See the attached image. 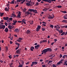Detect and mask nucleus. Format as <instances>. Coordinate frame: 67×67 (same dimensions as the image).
I'll return each mask as SVG.
<instances>
[{
	"mask_svg": "<svg viewBox=\"0 0 67 67\" xmlns=\"http://www.w3.org/2000/svg\"><path fill=\"white\" fill-rule=\"evenodd\" d=\"M63 31V30H61L60 31V32H59V34H61V33H62Z\"/></svg>",
	"mask_w": 67,
	"mask_h": 67,
	"instance_id": "27",
	"label": "nucleus"
},
{
	"mask_svg": "<svg viewBox=\"0 0 67 67\" xmlns=\"http://www.w3.org/2000/svg\"><path fill=\"white\" fill-rule=\"evenodd\" d=\"M42 1H43V0H38L37 1H38V2H40V1H42Z\"/></svg>",
	"mask_w": 67,
	"mask_h": 67,
	"instance_id": "52",
	"label": "nucleus"
},
{
	"mask_svg": "<svg viewBox=\"0 0 67 67\" xmlns=\"http://www.w3.org/2000/svg\"><path fill=\"white\" fill-rule=\"evenodd\" d=\"M42 31H45V29L44 28H42Z\"/></svg>",
	"mask_w": 67,
	"mask_h": 67,
	"instance_id": "43",
	"label": "nucleus"
},
{
	"mask_svg": "<svg viewBox=\"0 0 67 67\" xmlns=\"http://www.w3.org/2000/svg\"><path fill=\"white\" fill-rule=\"evenodd\" d=\"M4 31L5 32H8V31H9L8 28H6L5 29Z\"/></svg>",
	"mask_w": 67,
	"mask_h": 67,
	"instance_id": "17",
	"label": "nucleus"
},
{
	"mask_svg": "<svg viewBox=\"0 0 67 67\" xmlns=\"http://www.w3.org/2000/svg\"><path fill=\"white\" fill-rule=\"evenodd\" d=\"M63 57V55H62L61 54H60V58H61V57Z\"/></svg>",
	"mask_w": 67,
	"mask_h": 67,
	"instance_id": "51",
	"label": "nucleus"
},
{
	"mask_svg": "<svg viewBox=\"0 0 67 67\" xmlns=\"http://www.w3.org/2000/svg\"><path fill=\"white\" fill-rule=\"evenodd\" d=\"M15 1L14 0H13V1L11 2H10V4H14V2Z\"/></svg>",
	"mask_w": 67,
	"mask_h": 67,
	"instance_id": "18",
	"label": "nucleus"
},
{
	"mask_svg": "<svg viewBox=\"0 0 67 67\" xmlns=\"http://www.w3.org/2000/svg\"><path fill=\"white\" fill-rule=\"evenodd\" d=\"M39 3L38 2H37L36 3V5H38V4H38Z\"/></svg>",
	"mask_w": 67,
	"mask_h": 67,
	"instance_id": "53",
	"label": "nucleus"
},
{
	"mask_svg": "<svg viewBox=\"0 0 67 67\" xmlns=\"http://www.w3.org/2000/svg\"><path fill=\"white\" fill-rule=\"evenodd\" d=\"M13 64V63H11L9 64V66H12V65Z\"/></svg>",
	"mask_w": 67,
	"mask_h": 67,
	"instance_id": "37",
	"label": "nucleus"
},
{
	"mask_svg": "<svg viewBox=\"0 0 67 67\" xmlns=\"http://www.w3.org/2000/svg\"><path fill=\"white\" fill-rule=\"evenodd\" d=\"M61 12L62 13H67V12L66 11H61Z\"/></svg>",
	"mask_w": 67,
	"mask_h": 67,
	"instance_id": "26",
	"label": "nucleus"
},
{
	"mask_svg": "<svg viewBox=\"0 0 67 67\" xmlns=\"http://www.w3.org/2000/svg\"><path fill=\"white\" fill-rule=\"evenodd\" d=\"M18 39H19L17 40V41H18V42H21V40H23V39L21 37H19Z\"/></svg>",
	"mask_w": 67,
	"mask_h": 67,
	"instance_id": "8",
	"label": "nucleus"
},
{
	"mask_svg": "<svg viewBox=\"0 0 67 67\" xmlns=\"http://www.w3.org/2000/svg\"><path fill=\"white\" fill-rule=\"evenodd\" d=\"M66 56H67V55H64L63 57L62 58H65Z\"/></svg>",
	"mask_w": 67,
	"mask_h": 67,
	"instance_id": "44",
	"label": "nucleus"
},
{
	"mask_svg": "<svg viewBox=\"0 0 67 67\" xmlns=\"http://www.w3.org/2000/svg\"><path fill=\"white\" fill-rule=\"evenodd\" d=\"M15 44L16 45H17L18 46V45H19V46H20V43H15Z\"/></svg>",
	"mask_w": 67,
	"mask_h": 67,
	"instance_id": "41",
	"label": "nucleus"
},
{
	"mask_svg": "<svg viewBox=\"0 0 67 67\" xmlns=\"http://www.w3.org/2000/svg\"><path fill=\"white\" fill-rule=\"evenodd\" d=\"M48 19H49V20H51V19H53L52 16L49 15V16L48 17Z\"/></svg>",
	"mask_w": 67,
	"mask_h": 67,
	"instance_id": "11",
	"label": "nucleus"
},
{
	"mask_svg": "<svg viewBox=\"0 0 67 67\" xmlns=\"http://www.w3.org/2000/svg\"><path fill=\"white\" fill-rule=\"evenodd\" d=\"M6 48V51L7 52L8 51V47L6 46L5 47Z\"/></svg>",
	"mask_w": 67,
	"mask_h": 67,
	"instance_id": "36",
	"label": "nucleus"
},
{
	"mask_svg": "<svg viewBox=\"0 0 67 67\" xmlns=\"http://www.w3.org/2000/svg\"><path fill=\"white\" fill-rule=\"evenodd\" d=\"M42 25L44 26H46V25L45 24H42Z\"/></svg>",
	"mask_w": 67,
	"mask_h": 67,
	"instance_id": "59",
	"label": "nucleus"
},
{
	"mask_svg": "<svg viewBox=\"0 0 67 67\" xmlns=\"http://www.w3.org/2000/svg\"><path fill=\"white\" fill-rule=\"evenodd\" d=\"M12 16H13L14 17H15V16H16V15H15V14L13 13L12 14Z\"/></svg>",
	"mask_w": 67,
	"mask_h": 67,
	"instance_id": "32",
	"label": "nucleus"
},
{
	"mask_svg": "<svg viewBox=\"0 0 67 67\" xmlns=\"http://www.w3.org/2000/svg\"><path fill=\"white\" fill-rule=\"evenodd\" d=\"M45 2H47L49 3H51L52 1H54L55 2L57 0H42Z\"/></svg>",
	"mask_w": 67,
	"mask_h": 67,
	"instance_id": "3",
	"label": "nucleus"
},
{
	"mask_svg": "<svg viewBox=\"0 0 67 67\" xmlns=\"http://www.w3.org/2000/svg\"><path fill=\"white\" fill-rule=\"evenodd\" d=\"M67 62V61L66 60L64 62V64H66Z\"/></svg>",
	"mask_w": 67,
	"mask_h": 67,
	"instance_id": "62",
	"label": "nucleus"
},
{
	"mask_svg": "<svg viewBox=\"0 0 67 67\" xmlns=\"http://www.w3.org/2000/svg\"><path fill=\"white\" fill-rule=\"evenodd\" d=\"M16 22H17V21H16V20H15L14 21V23L16 24Z\"/></svg>",
	"mask_w": 67,
	"mask_h": 67,
	"instance_id": "60",
	"label": "nucleus"
},
{
	"mask_svg": "<svg viewBox=\"0 0 67 67\" xmlns=\"http://www.w3.org/2000/svg\"><path fill=\"white\" fill-rule=\"evenodd\" d=\"M40 43H44V41L43 40H41L40 42Z\"/></svg>",
	"mask_w": 67,
	"mask_h": 67,
	"instance_id": "42",
	"label": "nucleus"
},
{
	"mask_svg": "<svg viewBox=\"0 0 67 67\" xmlns=\"http://www.w3.org/2000/svg\"><path fill=\"white\" fill-rule=\"evenodd\" d=\"M26 21V20L25 19H23L22 20V22L23 23H24V24H25L26 23H25V21Z\"/></svg>",
	"mask_w": 67,
	"mask_h": 67,
	"instance_id": "14",
	"label": "nucleus"
},
{
	"mask_svg": "<svg viewBox=\"0 0 67 67\" xmlns=\"http://www.w3.org/2000/svg\"><path fill=\"white\" fill-rule=\"evenodd\" d=\"M21 16V12H19L18 13V15L17 17L18 18H20Z\"/></svg>",
	"mask_w": 67,
	"mask_h": 67,
	"instance_id": "9",
	"label": "nucleus"
},
{
	"mask_svg": "<svg viewBox=\"0 0 67 67\" xmlns=\"http://www.w3.org/2000/svg\"><path fill=\"white\" fill-rule=\"evenodd\" d=\"M16 1L17 2H21V1H20V0H17Z\"/></svg>",
	"mask_w": 67,
	"mask_h": 67,
	"instance_id": "54",
	"label": "nucleus"
},
{
	"mask_svg": "<svg viewBox=\"0 0 67 67\" xmlns=\"http://www.w3.org/2000/svg\"><path fill=\"white\" fill-rule=\"evenodd\" d=\"M43 40L44 43H45V42H47V40Z\"/></svg>",
	"mask_w": 67,
	"mask_h": 67,
	"instance_id": "50",
	"label": "nucleus"
},
{
	"mask_svg": "<svg viewBox=\"0 0 67 67\" xmlns=\"http://www.w3.org/2000/svg\"><path fill=\"white\" fill-rule=\"evenodd\" d=\"M40 44H38L37 46H35V48L36 49V48H38V47H40Z\"/></svg>",
	"mask_w": 67,
	"mask_h": 67,
	"instance_id": "15",
	"label": "nucleus"
},
{
	"mask_svg": "<svg viewBox=\"0 0 67 67\" xmlns=\"http://www.w3.org/2000/svg\"><path fill=\"white\" fill-rule=\"evenodd\" d=\"M62 22H64L65 23H67V21L66 20H64L62 21Z\"/></svg>",
	"mask_w": 67,
	"mask_h": 67,
	"instance_id": "21",
	"label": "nucleus"
},
{
	"mask_svg": "<svg viewBox=\"0 0 67 67\" xmlns=\"http://www.w3.org/2000/svg\"><path fill=\"white\" fill-rule=\"evenodd\" d=\"M23 67V65L21 64L20 65H19L18 67Z\"/></svg>",
	"mask_w": 67,
	"mask_h": 67,
	"instance_id": "46",
	"label": "nucleus"
},
{
	"mask_svg": "<svg viewBox=\"0 0 67 67\" xmlns=\"http://www.w3.org/2000/svg\"><path fill=\"white\" fill-rule=\"evenodd\" d=\"M52 66L53 67H57V66H56L54 64H53L52 65Z\"/></svg>",
	"mask_w": 67,
	"mask_h": 67,
	"instance_id": "45",
	"label": "nucleus"
},
{
	"mask_svg": "<svg viewBox=\"0 0 67 67\" xmlns=\"http://www.w3.org/2000/svg\"><path fill=\"white\" fill-rule=\"evenodd\" d=\"M37 64V62H33L32 63V64L31 65V67H32L33 65H36Z\"/></svg>",
	"mask_w": 67,
	"mask_h": 67,
	"instance_id": "7",
	"label": "nucleus"
},
{
	"mask_svg": "<svg viewBox=\"0 0 67 67\" xmlns=\"http://www.w3.org/2000/svg\"><path fill=\"white\" fill-rule=\"evenodd\" d=\"M5 24L6 26H8V24L7 23V22L5 23Z\"/></svg>",
	"mask_w": 67,
	"mask_h": 67,
	"instance_id": "48",
	"label": "nucleus"
},
{
	"mask_svg": "<svg viewBox=\"0 0 67 67\" xmlns=\"http://www.w3.org/2000/svg\"><path fill=\"white\" fill-rule=\"evenodd\" d=\"M31 33V31L30 30H28L27 31V34H29Z\"/></svg>",
	"mask_w": 67,
	"mask_h": 67,
	"instance_id": "16",
	"label": "nucleus"
},
{
	"mask_svg": "<svg viewBox=\"0 0 67 67\" xmlns=\"http://www.w3.org/2000/svg\"><path fill=\"white\" fill-rule=\"evenodd\" d=\"M12 19H13V18H9V20L10 21V20L11 21H12Z\"/></svg>",
	"mask_w": 67,
	"mask_h": 67,
	"instance_id": "47",
	"label": "nucleus"
},
{
	"mask_svg": "<svg viewBox=\"0 0 67 67\" xmlns=\"http://www.w3.org/2000/svg\"><path fill=\"white\" fill-rule=\"evenodd\" d=\"M42 67H45L46 66V65H42Z\"/></svg>",
	"mask_w": 67,
	"mask_h": 67,
	"instance_id": "56",
	"label": "nucleus"
},
{
	"mask_svg": "<svg viewBox=\"0 0 67 67\" xmlns=\"http://www.w3.org/2000/svg\"><path fill=\"white\" fill-rule=\"evenodd\" d=\"M65 34V32H63L62 33V34L60 35L61 36H63V35H64V34Z\"/></svg>",
	"mask_w": 67,
	"mask_h": 67,
	"instance_id": "30",
	"label": "nucleus"
},
{
	"mask_svg": "<svg viewBox=\"0 0 67 67\" xmlns=\"http://www.w3.org/2000/svg\"><path fill=\"white\" fill-rule=\"evenodd\" d=\"M41 26L40 25H38L37 26V27L39 29H41Z\"/></svg>",
	"mask_w": 67,
	"mask_h": 67,
	"instance_id": "31",
	"label": "nucleus"
},
{
	"mask_svg": "<svg viewBox=\"0 0 67 67\" xmlns=\"http://www.w3.org/2000/svg\"><path fill=\"white\" fill-rule=\"evenodd\" d=\"M57 8H61L62 7V6L59 5L57 6Z\"/></svg>",
	"mask_w": 67,
	"mask_h": 67,
	"instance_id": "34",
	"label": "nucleus"
},
{
	"mask_svg": "<svg viewBox=\"0 0 67 67\" xmlns=\"http://www.w3.org/2000/svg\"><path fill=\"white\" fill-rule=\"evenodd\" d=\"M53 55V54L51 55H50L49 56V57H52Z\"/></svg>",
	"mask_w": 67,
	"mask_h": 67,
	"instance_id": "61",
	"label": "nucleus"
},
{
	"mask_svg": "<svg viewBox=\"0 0 67 67\" xmlns=\"http://www.w3.org/2000/svg\"><path fill=\"white\" fill-rule=\"evenodd\" d=\"M16 24H15L14 22L13 23H12V24L13 25H15Z\"/></svg>",
	"mask_w": 67,
	"mask_h": 67,
	"instance_id": "58",
	"label": "nucleus"
},
{
	"mask_svg": "<svg viewBox=\"0 0 67 67\" xmlns=\"http://www.w3.org/2000/svg\"><path fill=\"white\" fill-rule=\"evenodd\" d=\"M29 11H30L31 12H34L36 14L37 13V10L34 9H29Z\"/></svg>",
	"mask_w": 67,
	"mask_h": 67,
	"instance_id": "2",
	"label": "nucleus"
},
{
	"mask_svg": "<svg viewBox=\"0 0 67 67\" xmlns=\"http://www.w3.org/2000/svg\"><path fill=\"white\" fill-rule=\"evenodd\" d=\"M8 57L10 59H11V58H12V55H11L9 56Z\"/></svg>",
	"mask_w": 67,
	"mask_h": 67,
	"instance_id": "38",
	"label": "nucleus"
},
{
	"mask_svg": "<svg viewBox=\"0 0 67 67\" xmlns=\"http://www.w3.org/2000/svg\"><path fill=\"white\" fill-rule=\"evenodd\" d=\"M63 18L65 19H67V18H66V16H64L63 17Z\"/></svg>",
	"mask_w": 67,
	"mask_h": 67,
	"instance_id": "49",
	"label": "nucleus"
},
{
	"mask_svg": "<svg viewBox=\"0 0 67 67\" xmlns=\"http://www.w3.org/2000/svg\"><path fill=\"white\" fill-rule=\"evenodd\" d=\"M0 16H3V15L4 14V13H0Z\"/></svg>",
	"mask_w": 67,
	"mask_h": 67,
	"instance_id": "24",
	"label": "nucleus"
},
{
	"mask_svg": "<svg viewBox=\"0 0 67 67\" xmlns=\"http://www.w3.org/2000/svg\"><path fill=\"white\" fill-rule=\"evenodd\" d=\"M7 22L8 23H10V20H9L8 19L7 21Z\"/></svg>",
	"mask_w": 67,
	"mask_h": 67,
	"instance_id": "40",
	"label": "nucleus"
},
{
	"mask_svg": "<svg viewBox=\"0 0 67 67\" xmlns=\"http://www.w3.org/2000/svg\"><path fill=\"white\" fill-rule=\"evenodd\" d=\"M50 26L51 28H53L54 27V25H52L51 24L50 25Z\"/></svg>",
	"mask_w": 67,
	"mask_h": 67,
	"instance_id": "33",
	"label": "nucleus"
},
{
	"mask_svg": "<svg viewBox=\"0 0 67 67\" xmlns=\"http://www.w3.org/2000/svg\"><path fill=\"white\" fill-rule=\"evenodd\" d=\"M8 19H9V17H3V19L4 20H8Z\"/></svg>",
	"mask_w": 67,
	"mask_h": 67,
	"instance_id": "10",
	"label": "nucleus"
},
{
	"mask_svg": "<svg viewBox=\"0 0 67 67\" xmlns=\"http://www.w3.org/2000/svg\"><path fill=\"white\" fill-rule=\"evenodd\" d=\"M47 8H45L44 9H43V11H47Z\"/></svg>",
	"mask_w": 67,
	"mask_h": 67,
	"instance_id": "22",
	"label": "nucleus"
},
{
	"mask_svg": "<svg viewBox=\"0 0 67 67\" xmlns=\"http://www.w3.org/2000/svg\"><path fill=\"white\" fill-rule=\"evenodd\" d=\"M19 30L18 29H16L14 30V32H19Z\"/></svg>",
	"mask_w": 67,
	"mask_h": 67,
	"instance_id": "13",
	"label": "nucleus"
},
{
	"mask_svg": "<svg viewBox=\"0 0 67 67\" xmlns=\"http://www.w3.org/2000/svg\"><path fill=\"white\" fill-rule=\"evenodd\" d=\"M25 13V14H27V15H29V14H30V15H32V14H33L32 13H31V12H29V10L27 11Z\"/></svg>",
	"mask_w": 67,
	"mask_h": 67,
	"instance_id": "5",
	"label": "nucleus"
},
{
	"mask_svg": "<svg viewBox=\"0 0 67 67\" xmlns=\"http://www.w3.org/2000/svg\"><path fill=\"white\" fill-rule=\"evenodd\" d=\"M30 50L31 51H33V49H34V47L33 46H31V48L30 49Z\"/></svg>",
	"mask_w": 67,
	"mask_h": 67,
	"instance_id": "12",
	"label": "nucleus"
},
{
	"mask_svg": "<svg viewBox=\"0 0 67 67\" xmlns=\"http://www.w3.org/2000/svg\"><path fill=\"white\" fill-rule=\"evenodd\" d=\"M36 31H37V32H38V31H40V30L38 28H36Z\"/></svg>",
	"mask_w": 67,
	"mask_h": 67,
	"instance_id": "28",
	"label": "nucleus"
},
{
	"mask_svg": "<svg viewBox=\"0 0 67 67\" xmlns=\"http://www.w3.org/2000/svg\"><path fill=\"white\" fill-rule=\"evenodd\" d=\"M25 1V0H23V2H22L20 3V4H23V3H24V2Z\"/></svg>",
	"mask_w": 67,
	"mask_h": 67,
	"instance_id": "25",
	"label": "nucleus"
},
{
	"mask_svg": "<svg viewBox=\"0 0 67 67\" xmlns=\"http://www.w3.org/2000/svg\"><path fill=\"white\" fill-rule=\"evenodd\" d=\"M26 5H28V6H29V5H31V4L29 3H26Z\"/></svg>",
	"mask_w": 67,
	"mask_h": 67,
	"instance_id": "23",
	"label": "nucleus"
},
{
	"mask_svg": "<svg viewBox=\"0 0 67 67\" xmlns=\"http://www.w3.org/2000/svg\"><path fill=\"white\" fill-rule=\"evenodd\" d=\"M8 27L9 29L10 30H12V26H11V25H9Z\"/></svg>",
	"mask_w": 67,
	"mask_h": 67,
	"instance_id": "19",
	"label": "nucleus"
},
{
	"mask_svg": "<svg viewBox=\"0 0 67 67\" xmlns=\"http://www.w3.org/2000/svg\"><path fill=\"white\" fill-rule=\"evenodd\" d=\"M63 63V62H58V63H57V65H60V64H61V63Z\"/></svg>",
	"mask_w": 67,
	"mask_h": 67,
	"instance_id": "29",
	"label": "nucleus"
},
{
	"mask_svg": "<svg viewBox=\"0 0 67 67\" xmlns=\"http://www.w3.org/2000/svg\"><path fill=\"white\" fill-rule=\"evenodd\" d=\"M57 26L58 27V29H60V27L59 26V25H57Z\"/></svg>",
	"mask_w": 67,
	"mask_h": 67,
	"instance_id": "57",
	"label": "nucleus"
},
{
	"mask_svg": "<svg viewBox=\"0 0 67 67\" xmlns=\"http://www.w3.org/2000/svg\"><path fill=\"white\" fill-rule=\"evenodd\" d=\"M9 5H10V4H7L6 5V6H7V7H8Z\"/></svg>",
	"mask_w": 67,
	"mask_h": 67,
	"instance_id": "64",
	"label": "nucleus"
},
{
	"mask_svg": "<svg viewBox=\"0 0 67 67\" xmlns=\"http://www.w3.org/2000/svg\"><path fill=\"white\" fill-rule=\"evenodd\" d=\"M34 21H33V20L31 21V23H30V24H32V25H33V24Z\"/></svg>",
	"mask_w": 67,
	"mask_h": 67,
	"instance_id": "35",
	"label": "nucleus"
},
{
	"mask_svg": "<svg viewBox=\"0 0 67 67\" xmlns=\"http://www.w3.org/2000/svg\"><path fill=\"white\" fill-rule=\"evenodd\" d=\"M52 49L49 48H48L43 50L42 52L43 53H45V54H46L47 52H52Z\"/></svg>",
	"mask_w": 67,
	"mask_h": 67,
	"instance_id": "1",
	"label": "nucleus"
},
{
	"mask_svg": "<svg viewBox=\"0 0 67 67\" xmlns=\"http://www.w3.org/2000/svg\"><path fill=\"white\" fill-rule=\"evenodd\" d=\"M29 64V62H28L26 63V65H28Z\"/></svg>",
	"mask_w": 67,
	"mask_h": 67,
	"instance_id": "63",
	"label": "nucleus"
},
{
	"mask_svg": "<svg viewBox=\"0 0 67 67\" xmlns=\"http://www.w3.org/2000/svg\"><path fill=\"white\" fill-rule=\"evenodd\" d=\"M19 47H20V46L18 45V47L15 48V50H17V49L19 48Z\"/></svg>",
	"mask_w": 67,
	"mask_h": 67,
	"instance_id": "39",
	"label": "nucleus"
},
{
	"mask_svg": "<svg viewBox=\"0 0 67 67\" xmlns=\"http://www.w3.org/2000/svg\"><path fill=\"white\" fill-rule=\"evenodd\" d=\"M5 27V25H3L2 24L0 25V29H4Z\"/></svg>",
	"mask_w": 67,
	"mask_h": 67,
	"instance_id": "4",
	"label": "nucleus"
},
{
	"mask_svg": "<svg viewBox=\"0 0 67 67\" xmlns=\"http://www.w3.org/2000/svg\"><path fill=\"white\" fill-rule=\"evenodd\" d=\"M27 10V9L25 8H24V10H23V11L24 12H26V11Z\"/></svg>",
	"mask_w": 67,
	"mask_h": 67,
	"instance_id": "20",
	"label": "nucleus"
},
{
	"mask_svg": "<svg viewBox=\"0 0 67 67\" xmlns=\"http://www.w3.org/2000/svg\"><path fill=\"white\" fill-rule=\"evenodd\" d=\"M21 51V49H19L17 51H16V54H20Z\"/></svg>",
	"mask_w": 67,
	"mask_h": 67,
	"instance_id": "6",
	"label": "nucleus"
},
{
	"mask_svg": "<svg viewBox=\"0 0 67 67\" xmlns=\"http://www.w3.org/2000/svg\"><path fill=\"white\" fill-rule=\"evenodd\" d=\"M42 23H43V24H46V23H45V22H44V21H43V22H42Z\"/></svg>",
	"mask_w": 67,
	"mask_h": 67,
	"instance_id": "55",
	"label": "nucleus"
}]
</instances>
